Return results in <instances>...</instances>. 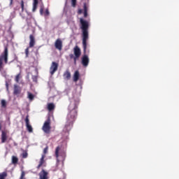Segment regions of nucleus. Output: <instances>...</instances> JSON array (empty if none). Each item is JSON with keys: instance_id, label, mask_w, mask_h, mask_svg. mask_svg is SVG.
<instances>
[{"instance_id": "nucleus-1", "label": "nucleus", "mask_w": 179, "mask_h": 179, "mask_svg": "<svg viewBox=\"0 0 179 179\" xmlns=\"http://www.w3.org/2000/svg\"><path fill=\"white\" fill-rule=\"evenodd\" d=\"M80 93H73L72 96L70 97V103L69 105V113L67 115L66 122L63 128V132L66 134V136H68L69 131L72 129V125H73V121L78 115V106L79 105V97Z\"/></svg>"}, {"instance_id": "nucleus-2", "label": "nucleus", "mask_w": 179, "mask_h": 179, "mask_svg": "<svg viewBox=\"0 0 179 179\" xmlns=\"http://www.w3.org/2000/svg\"><path fill=\"white\" fill-rule=\"evenodd\" d=\"M80 22L81 23V29L83 30V47L84 52H86L87 48V40H89V22L83 18H80Z\"/></svg>"}, {"instance_id": "nucleus-3", "label": "nucleus", "mask_w": 179, "mask_h": 179, "mask_svg": "<svg viewBox=\"0 0 179 179\" xmlns=\"http://www.w3.org/2000/svg\"><path fill=\"white\" fill-rule=\"evenodd\" d=\"M55 156L57 163H59V162H64L65 160L66 155L65 154V151H62L61 148L58 146L55 150Z\"/></svg>"}, {"instance_id": "nucleus-4", "label": "nucleus", "mask_w": 179, "mask_h": 179, "mask_svg": "<svg viewBox=\"0 0 179 179\" xmlns=\"http://www.w3.org/2000/svg\"><path fill=\"white\" fill-rule=\"evenodd\" d=\"M8 48L5 47L4 52L0 55V71L3 68L4 64H8Z\"/></svg>"}, {"instance_id": "nucleus-5", "label": "nucleus", "mask_w": 179, "mask_h": 179, "mask_svg": "<svg viewBox=\"0 0 179 179\" xmlns=\"http://www.w3.org/2000/svg\"><path fill=\"white\" fill-rule=\"evenodd\" d=\"M48 153V147H46L43 150V155H42V157L40 159L39 164L38 165V169H40L43 164H44L45 161L44 159H45V155Z\"/></svg>"}, {"instance_id": "nucleus-6", "label": "nucleus", "mask_w": 179, "mask_h": 179, "mask_svg": "<svg viewBox=\"0 0 179 179\" xmlns=\"http://www.w3.org/2000/svg\"><path fill=\"white\" fill-rule=\"evenodd\" d=\"M50 130L51 126L50 125V119H48L43 126V131L45 132V134H50Z\"/></svg>"}, {"instance_id": "nucleus-7", "label": "nucleus", "mask_w": 179, "mask_h": 179, "mask_svg": "<svg viewBox=\"0 0 179 179\" xmlns=\"http://www.w3.org/2000/svg\"><path fill=\"white\" fill-rule=\"evenodd\" d=\"M73 52H74V55H75L74 64H76V59H78L79 58V57H80V54H81L80 48H79V47H78V46H76L73 48Z\"/></svg>"}, {"instance_id": "nucleus-8", "label": "nucleus", "mask_w": 179, "mask_h": 179, "mask_svg": "<svg viewBox=\"0 0 179 179\" xmlns=\"http://www.w3.org/2000/svg\"><path fill=\"white\" fill-rule=\"evenodd\" d=\"M57 70H58V64H57L55 62H53L50 69V74L53 75L54 73H55V72H57Z\"/></svg>"}, {"instance_id": "nucleus-9", "label": "nucleus", "mask_w": 179, "mask_h": 179, "mask_svg": "<svg viewBox=\"0 0 179 179\" xmlns=\"http://www.w3.org/2000/svg\"><path fill=\"white\" fill-rule=\"evenodd\" d=\"M55 47L56 50H59V51L62 50V41L60 38L56 40Z\"/></svg>"}, {"instance_id": "nucleus-10", "label": "nucleus", "mask_w": 179, "mask_h": 179, "mask_svg": "<svg viewBox=\"0 0 179 179\" xmlns=\"http://www.w3.org/2000/svg\"><path fill=\"white\" fill-rule=\"evenodd\" d=\"M89 62H90L89 56L86 55H83L81 59V62L83 66H85V67L89 65Z\"/></svg>"}, {"instance_id": "nucleus-11", "label": "nucleus", "mask_w": 179, "mask_h": 179, "mask_svg": "<svg viewBox=\"0 0 179 179\" xmlns=\"http://www.w3.org/2000/svg\"><path fill=\"white\" fill-rule=\"evenodd\" d=\"M25 124H26L27 131L30 133L33 132V127H31V125H30V122L29 120V116H27L25 118Z\"/></svg>"}, {"instance_id": "nucleus-12", "label": "nucleus", "mask_w": 179, "mask_h": 179, "mask_svg": "<svg viewBox=\"0 0 179 179\" xmlns=\"http://www.w3.org/2000/svg\"><path fill=\"white\" fill-rule=\"evenodd\" d=\"M39 178L48 179V172L45 171V170H42V171H41L39 173Z\"/></svg>"}, {"instance_id": "nucleus-13", "label": "nucleus", "mask_w": 179, "mask_h": 179, "mask_svg": "<svg viewBox=\"0 0 179 179\" xmlns=\"http://www.w3.org/2000/svg\"><path fill=\"white\" fill-rule=\"evenodd\" d=\"M63 78L64 80H69L71 79V72L69 71H66L63 74Z\"/></svg>"}, {"instance_id": "nucleus-14", "label": "nucleus", "mask_w": 179, "mask_h": 179, "mask_svg": "<svg viewBox=\"0 0 179 179\" xmlns=\"http://www.w3.org/2000/svg\"><path fill=\"white\" fill-rule=\"evenodd\" d=\"M8 139V136L6 135V132L2 131L1 133V143H5L6 140Z\"/></svg>"}, {"instance_id": "nucleus-15", "label": "nucleus", "mask_w": 179, "mask_h": 179, "mask_svg": "<svg viewBox=\"0 0 179 179\" xmlns=\"http://www.w3.org/2000/svg\"><path fill=\"white\" fill-rule=\"evenodd\" d=\"M79 76H80L79 71H75L73 77V82H78V80H79Z\"/></svg>"}, {"instance_id": "nucleus-16", "label": "nucleus", "mask_w": 179, "mask_h": 179, "mask_svg": "<svg viewBox=\"0 0 179 179\" xmlns=\"http://www.w3.org/2000/svg\"><path fill=\"white\" fill-rule=\"evenodd\" d=\"M29 47H34V43H35V40H34V37L33 35H30L29 36Z\"/></svg>"}, {"instance_id": "nucleus-17", "label": "nucleus", "mask_w": 179, "mask_h": 179, "mask_svg": "<svg viewBox=\"0 0 179 179\" xmlns=\"http://www.w3.org/2000/svg\"><path fill=\"white\" fill-rule=\"evenodd\" d=\"M20 93V89L17 85H14V94H19Z\"/></svg>"}, {"instance_id": "nucleus-18", "label": "nucleus", "mask_w": 179, "mask_h": 179, "mask_svg": "<svg viewBox=\"0 0 179 179\" xmlns=\"http://www.w3.org/2000/svg\"><path fill=\"white\" fill-rule=\"evenodd\" d=\"M54 108H55V105H54V103H50L48 104V109L49 111H52V110H54Z\"/></svg>"}, {"instance_id": "nucleus-19", "label": "nucleus", "mask_w": 179, "mask_h": 179, "mask_svg": "<svg viewBox=\"0 0 179 179\" xmlns=\"http://www.w3.org/2000/svg\"><path fill=\"white\" fill-rule=\"evenodd\" d=\"M87 6H86V4H84V17H87Z\"/></svg>"}, {"instance_id": "nucleus-20", "label": "nucleus", "mask_w": 179, "mask_h": 179, "mask_svg": "<svg viewBox=\"0 0 179 179\" xmlns=\"http://www.w3.org/2000/svg\"><path fill=\"white\" fill-rule=\"evenodd\" d=\"M27 98L31 101L34 99V95L31 94V92H27Z\"/></svg>"}, {"instance_id": "nucleus-21", "label": "nucleus", "mask_w": 179, "mask_h": 179, "mask_svg": "<svg viewBox=\"0 0 179 179\" xmlns=\"http://www.w3.org/2000/svg\"><path fill=\"white\" fill-rule=\"evenodd\" d=\"M17 162H18L17 157L13 156V157H12L13 164H16V163H17Z\"/></svg>"}, {"instance_id": "nucleus-22", "label": "nucleus", "mask_w": 179, "mask_h": 179, "mask_svg": "<svg viewBox=\"0 0 179 179\" xmlns=\"http://www.w3.org/2000/svg\"><path fill=\"white\" fill-rule=\"evenodd\" d=\"M6 176H8L6 172H3V173H0V179H5Z\"/></svg>"}, {"instance_id": "nucleus-23", "label": "nucleus", "mask_w": 179, "mask_h": 179, "mask_svg": "<svg viewBox=\"0 0 179 179\" xmlns=\"http://www.w3.org/2000/svg\"><path fill=\"white\" fill-rule=\"evenodd\" d=\"M40 13L41 15H44V5L42 4L40 9Z\"/></svg>"}, {"instance_id": "nucleus-24", "label": "nucleus", "mask_w": 179, "mask_h": 179, "mask_svg": "<svg viewBox=\"0 0 179 179\" xmlns=\"http://www.w3.org/2000/svg\"><path fill=\"white\" fill-rule=\"evenodd\" d=\"M1 107H6V101L5 99L1 100Z\"/></svg>"}, {"instance_id": "nucleus-25", "label": "nucleus", "mask_w": 179, "mask_h": 179, "mask_svg": "<svg viewBox=\"0 0 179 179\" xmlns=\"http://www.w3.org/2000/svg\"><path fill=\"white\" fill-rule=\"evenodd\" d=\"M44 16H50V11L48 10V8L45 10Z\"/></svg>"}, {"instance_id": "nucleus-26", "label": "nucleus", "mask_w": 179, "mask_h": 179, "mask_svg": "<svg viewBox=\"0 0 179 179\" xmlns=\"http://www.w3.org/2000/svg\"><path fill=\"white\" fill-rule=\"evenodd\" d=\"M20 79V74H18L15 77V81L19 82Z\"/></svg>"}, {"instance_id": "nucleus-27", "label": "nucleus", "mask_w": 179, "mask_h": 179, "mask_svg": "<svg viewBox=\"0 0 179 179\" xmlns=\"http://www.w3.org/2000/svg\"><path fill=\"white\" fill-rule=\"evenodd\" d=\"M72 6H76V0H71Z\"/></svg>"}, {"instance_id": "nucleus-28", "label": "nucleus", "mask_w": 179, "mask_h": 179, "mask_svg": "<svg viewBox=\"0 0 179 179\" xmlns=\"http://www.w3.org/2000/svg\"><path fill=\"white\" fill-rule=\"evenodd\" d=\"M23 159H26V157H27V152H24L22 155Z\"/></svg>"}, {"instance_id": "nucleus-29", "label": "nucleus", "mask_w": 179, "mask_h": 179, "mask_svg": "<svg viewBox=\"0 0 179 179\" xmlns=\"http://www.w3.org/2000/svg\"><path fill=\"white\" fill-rule=\"evenodd\" d=\"M25 54H26V58H27V57H29V48L25 49Z\"/></svg>"}, {"instance_id": "nucleus-30", "label": "nucleus", "mask_w": 179, "mask_h": 179, "mask_svg": "<svg viewBox=\"0 0 179 179\" xmlns=\"http://www.w3.org/2000/svg\"><path fill=\"white\" fill-rule=\"evenodd\" d=\"M21 8H22V10H24V3L23 2V1H21Z\"/></svg>"}, {"instance_id": "nucleus-31", "label": "nucleus", "mask_w": 179, "mask_h": 179, "mask_svg": "<svg viewBox=\"0 0 179 179\" xmlns=\"http://www.w3.org/2000/svg\"><path fill=\"white\" fill-rule=\"evenodd\" d=\"M69 57H70L71 59H73L75 60V55H73V54H71L69 55Z\"/></svg>"}, {"instance_id": "nucleus-32", "label": "nucleus", "mask_w": 179, "mask_h": 179, "mask_svg": "<svg viewBox=\"0 0 179 179\" xmlns=\"http://www.w3.org/2000/svg\"><path fill=\"white\" fill-rule=\"evenodd\" d=\"M32 79H33L34 82H37V77L33 76Z\"/></svg>"}, {"instance_id": "nucleus-33", "label": "nucleus", "mask_w": 179, "mask_h": 179, "mask_svg": "<svg viewBox=\"0 0 179 179\" xmlns=\"http://www.w3.org/2000/svg\"><path fill=\"white\" fill-rule=\"evenodd\" d=\"M82 12H83V10L82 9H79V10H78V13L80 14V13H82Z\"/></svg>"}, {"instance_id": "nucleus-34", "label": "nucleus", "mask_w": 179, "mask_h": 179, "mask_svg": "<svg viewBox=\"0 0 179 179\" xmlns=\"http://www.w3.org/2000/svg\"><path fill=\"white\" fill-rule=\"evenodd\" d=\"M6 86L7 90H9V87H8V83L6 84Z\"/></svg>"}, {"instance_id": "nucleus-35", "label": "nucleus", "mask_w": 179, "mask_h": 179, "mask_svg": "<svg viewBox=\"0 0 179 179\" xmlns=\"http://www.w3.org/2000/svg\"><path fill=\"white\" fill-rule=\"evenodd\" d=\"M13 1V0H10V3H12Z\"/></svg>"}, {"instance_id": "nucleus-36", "label": "nucleus", "mask_w": 179, "mask_h": 179, "mask_svg": "<svg viewBox=\"0 0 179 179\" xmlns=\"http://www.w3.org/2000/svg\"><path fill=\"white\" fill-rule=\"evenodd\" d=\"M0 130H1V126H0Z\"/></svg>"}]
</instances>
